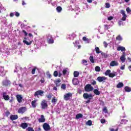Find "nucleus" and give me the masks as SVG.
Segmentation results:
<instances>
[{"label": "nucleus", "mask_w": 131, "mask_h": 131, "mask_svg": "<svg viewBox=\"0 0 131 131\" xmlns=\"http://www.w3.org/2000/svg\"><path fill=\"white\" fill-rule=\"evenodd\" d=\"M41 109H47L48 108V101L46 100H43L41 103Z\"/></svg>", "instance_id": "nucleus-1"}, {"label": "nucleus", "mask_w": 131, "mask_h": 131, "mask_svg": "<svg viewBox=\"0 0 131 131\" xmlns=\"http://www.w3.org/2000/svg\"><path fill=\"white\" fill-rule=\"evenodd\" d=\"M26 111H27V108L25 106H22L18 109V113L19 114H24Z\"/></svg>", "instance_id": "nucleus-2"}, {"label": "nucleus", "mask_w": 131, "mask_h": 131, "mask_svg": "<svg viewBox=\"0 0 131 131\" xmlns=\"http://www.w3.org/2000/svg\"><path fill=\"white\" fill-rule=\"evenodd\" d=\"M85 92H92L94 90V88L92 86V85L90 84H88L84 87Z\"/></svg>", "instance_id": "nucleus-3"}, {"label": "nucleus", "mask_w": 131, "mask_h": 131, "mask_svg": "<svg viewBox=\"0 0 131 131\" xmlns=\"http://www.w3.org/2000/svg\"><path fill=\"white\" fill-rule=\"evenodd\" d=\"M43 93L45 92L42 90H38L35 93L34 96L37 97V98H38V96L42 97L43 96Z\"/></svg>", "instance_id": "nucleus-4"}, {"label": "nucleus", "mask_w": 131, "mask_h": 131, "mask_svg": "<svg viewBox=\"0 0 131 131\" xmlns=\"http://www.w3.org/2000/svg\"><path fill=\"white\" fill-rule=\"evenodd\" d=\"M120 13L122 14V15H123V17L121 18L122 21H125L127 17V15H126L125 14V11L123 10H121Z\"/></svg>", "instance_id": "nucleus-5"}, {"label": "nucleus", "mask_w": 131, "mask_h": 131, "mask_svg": "<svg viewBox=\"0 0 131 131\" xmlns=\"http://www.w3.org/2000/svg\"><path fill=\"white\" fill-rule=\"evenodd\" d=\"M11 83V81L9 80H5L2 82V84L3 85L5 86H9V85H10Z\"/></svg>", "instance_id": "nucleus-6"}, {"label": "nucleus", "mask_w": 131, "mask_h": 131, "mask_svg": "<svg viewBox=\"0 0 131 131\" xmlns=\"http://www.w3.org/2000/svg\"><path fill=\"white\" fill-rule=\"evenodd\" d=\"M106 79H107V78H106L105 76H99L97 77V80L99 82H102V81L105 82V80H106Z\"/></svg>", "instance_id": "nucleus-7"}, {"label": "nucleus", "mask_w": 131, "mask_h": 131, "mask_svg": "<svg viewBox=\"0 0 131 131\" xmlns=\"http://www.w3.org/2000/svg\"><path fill=\"white\" fill-rule=\"evenodd\" d=\"M54 83L56 85V86H57V88H59V86L61 85V79L58 78L56 79L54 81Z\"/></svg>", "instance_id": "nucleus-8"}, {"label": "nucleus", "mask_w": 131, "mask_h": 131, "mask_svg": "<svg viewBox=\"0 0 131 131\" xmlns=\"http://www.w3.org/2000/svg\"><path fill=\"white\" fill-rule=\"evenodd\" d=\"M43 128H44L45 130L48 131L51 129V127H50V125H49V124L45 123L43 125Z\"/></svg>", "instance_id": "nucleus-9"}, {"label": "nucleus", "mask_w": 131, "mask_h": 131, "mask_svg": "<svg viewBox=\"0 0 131 131\" xmlns=\"http://www.w3.org/2000/svg\"><path fill=\"white\" fill-rule=\"evenodd\" d=\"M64 99H70L72 98V93H69L66 94L63 96Z\"/></svg>", "instance_id": "nucleus-10"}, {"label": "nucleus", "mask_w": 131, "mask_h": 131, "mask_svg": "<svg viewBox=\"0 0 131 131\" xmlns=\"http://www.w3.org/2000/svg\"><path fill=\"white\" fill-rule=\"evenodd\" d=\"M1 96H2L3 99H9L10 98V96H9L7 92H3L2 94H1Z\"/></svg>", "instance_id": "nucleus-11"}, {"label": "nucleus", "mask_w": 131, "mask_h": 131, "mask_svg": "<svg viewBox=\"0 0 131 131\" xmlns=\"http://www.w3.org/2000/svg\"><path fill=\"white\" fill-rule=\"evenodd\" d=\"M118 65H119V63L116 61H112L110 63V66H111L112 67H114V66H118Z\"/></svg>", "instance_id": "nucleus-12"}, {"label": "nucleus", "mask_w": 131, "mask_h": 131, "mask_svg": "<svg viewBox=\"0 0 131 131\" xmlns=\"http://www.w3.org/2000/svg\"><path fill=\"white\" fill-rule=\"evenodd\" d=\"M72 83L74 85H77L79 83V81L77 78H74L72 80Z\"/></svg>", "instance_id": "nucleus-13"}, {"label": "nucleus", "mask_w": 131, "mask_h": 131, "mask_svg": "<svg viewBox=\"0 0 131 131\" xmlns=\"http://www.w3.org/2000/svg\"><path fill=\"white\" fill-rule=\"evenodd\" d=\"M10 119H11V120H12V121H13V120H16V119H18V115H11Z\"/></svg>", "instance_id": "nucleus-14"}, {"label": "nucleus", "mask_w": 131, "mask_h": 131, "mask_svg": "<svg viewBox=\"0 0 131 131\" xmlns=\"http://www.w3.org/2000/svg\"><path fill=\"white\" fill-rule=\"evenodd\" d=\"M39 122H45L46 121V119L43 115H41V118L38 119Z\"/></svg>", "instance_id": "nucleus-15"}, {"label": "nucleus", "mask_w": 131, "mask_h": 131, "mask_svg": "<svg viewBox=\"0 0 131 131\" xmlns=\"http://www.w3.org/2000/svg\"><path fill=\"white\" fill-rule=\"evenodd\" d=\"M83 97L84 99H89V98H92V95H89L88 93H84Z\"/></svg>", "instance_id": "nucleus-16"}, {"label": "nucleus", "mask_w": 131, "mask_h": 131, "mask_svg": "<svg viewBox=\"0 0 131 131\" xmlns=\"http://www.w3.org/2000/svg\"><path fill=\"white\" fill-rule=\"evenodd\" d=\"M20 126L23 128V129H25V128L28 127V124H27V123H22Z\"/></svg>", "instance_id": "nucleus-17"}, {"label": "nucleus", "mask_w": 131, "mask_h": 131, "mask_svg": "<svg viewBox=\"0 0 131 131\" xmlns=\"http://www.w3.org/2000/svg\"><path fill=\"white\" fill-rule=\"evenodd\" d=\"M117 51H121V52H123V51H125V48L122 46L118 47L117 48Z\"/></svg>", "instance_id": "nucleus-18"}, {"label": "nucleus", "mask_w": 131, "mask_h": 131, "mask_svg": "<svg viewBox=\"0 0 131 131\" xmlns=\"http://www.w3.org/2000/svg\"><path fill=\"white\" fill-rule=\"evenodd\" d=\"M120 59L122 63H124V62H125V55L123 54Z\"/></svg>", "instance_id": "nucleus-19"}, {"label": "nucleus", "mask_w": 131, "mask_h": 131, "mask_svg": "<svg viewBox=\"0 0 131 131\" xmlns=\"http://www.w3.org/2000/svg\"><path fill=\"white\" fill-rule=\"evenodd\" d=\"M124 84L122 82H119V83L117 84L116 88L117 89H120L123 86Z\"/></svg>", "instance_id": "nucleus-20"}, {"label": "nucleus", "mask_w": 131, "mask_h": 131, "mask_svg": "<svg viewBox=\"0 0 131 131\" xmlns=\"http://www.w3.org/2000/svg\"><path fill=\"white\" fill-rule=\"evenodd\" d=\"M124 90L127 93H129L130 92H131V88L127 86H125Z\"/></svg>", "instance_id": "nucleus-21"}, {"label": "nucleus", "mask_w": 131, "mask_h": 131, "mask_svg": "<svg viewBox=\"0 0 131 131\" xmlns=\"http://www.w3.org/2000/svg\"><path fill=\"white\" fill-rule=\"evenodd\" d=\"M47 42L49 44L54 43V39L53 38L47 39Z\"/></svg>", "instance_id": "nucleus-22"}, {"label": "nucleus", "mask_w": 131, "mask_h": 131, "mask_svg": "<svg viewBox=\"0 0 131 131\" xmlns=\"http://www.w3.org/2000/svg\"><path fill=\"white\" fill-rule=\"evenodd\" d=\"M23 42H24V43H26L27 46H30V45L32 43V41H30V42H28L26 40H24Z\"/></svg>", "instance_id": "nucleus-23"}, {"label": "nucleus", "mask_w": 131, "mask_h": 131, "mask_svg": "<svg viewBox=\"0 0 131 131\" xmlns=\"http://www.w3.org/2000/svg\"><path fill=\"white\" fill-rule=\"evenodd\" d=\"M31 105L33 108H35L36 107V100L32 101L31 102Z\"/></svg>", "instance_id": "nucleus-24"}, {"label": "nucleus", "mask_w": 131, "mask_h": 131, "mask_svg": "<svg viewBox=\"0 0 131 131\" xmlns=\"http://www.w3.org/2000/svg\"><path fill=\"white\" fill-rule=\"evenodd\" d=\"M116 39L119 41H121V40H122V37L120 35H119L116 37Z\"/></svg>", "instance_id": "nucleus-25"}, {"label": "nucleus", "mask_w": 131, "mask_h": 131, "mask_svg": "<svg viewBox=\"0 0 131 131\" xmlns=\"http://www.w3.org/2000/svg\"><path fill=\"white\" fill-rule=\"evenodd\" d=\"M95 51L97 54H101V51H100V48H99V47H96Z\"/></svg>", "instance_id": "nucleus-26"}, {"label": "nucleus", "mask_w": 131, "mask_h": 131, "mask_svg": "<svg viewBox=\"0 0 131 131\" xmlns=\"http://www.w3.org/2000/svg\"><path fill=\"white\" fill-rule=\"evenodd\" d=\"M47 98L48 99H51V98L55 99V96H54V95L52 94V93H51L47 96Z\"/></svg>", "instance_id": "nucleus-27"}, {"label": "nucleus", "mask_w": 131, "mask_h": 131, "mask_svg": "<svg viewBox=\"0 0 131 131\" xmlns=\"http://www.w3.org/2000/svg\"><path fill=\"white\" fill-rule=\"evenodd\" d=\"M94 94H95V95H97V96H99V95H100V94H101L100 91H99L97 89H95L94 90Z\"/></svg>", "instance_id": "nucleus-28"}, {"label": "nucleus", "mask_w": 131, "mask_h": 131, "mask_svg": "<svg viewBox=\"0 0 131 131\" xmlns=\"http://www.w3.org/2000/svg\"><path fill=\"white\" fill-rule=\"evenodd\" d=\"M56 11L58 13H60L62 11V7L61 6H58L56 8Z\"/></svg>", "instance_id": "nucleus-29"}, {"label": "nucleus", "mask_w": 131, "mask_h": 131, "mask_svg": "<svg viewBox=\"0 0 131 131\" xmlns=\"http://www.w3.org/2000/svg\"><path fill=\"white\" fill-rule=\"evenodd\" d=\"M82 116H83L82 114H78L76 116V118L77 119H79V118H82Z\"/></svg>", "instance_id": "nucleus-30"}, {"label": "nucleus", "mask_w": 131, "mask_h": 131, "mask_svg": "<svg viewBox=\"0 0 131 131\" xmlns=\"http://www.w3.org/2000/svg\"><path fill=\"white\" fill-rule=\"evenodd\" d=\"M95 70L96 72H100V71H101V68L99 66H96L95 68Z\"/></svg>", "instance_id": "nucleus-31"}, {"label": "nucleus", "mask_w": 131, "mask_h": 131, "mask_svg": "<svg viewBox=\"0 0 131 131\" xmlns=\"http://www.w3.org/2000/svg\"><path fill=\"white\" fill-rule=\"evenodd\" d=\"M89 59H90V61L91 63H95V59H94V56H90Z\"/></svg>", "instance_id": "nucleus-32"}, {"label": "nucleus", "mask_w": 131, "mask_h": 131, "mask_svg": "<svg viewBox=\"0 0 131 131\" xmlns=\"http://www.w3.org/2000/svg\"><path fill=\"white\" fill-rule=\"evenodd\" d=\"M79 76V73L77 71H75L74 72V77H78Z\"/></svg>", "instance_id": "nucleus-33"}, {"label": "nucleus", "mask_w": 131, "mask_h": 131, "mask_svg": "<svg viewBox=\"0 0 131 131\" xmlns=\"http://www.w3.org/2000/svg\"><path fill=\"white\" fill-rule=\"evenodd\" d=\"M86 125H89V126H91L93 124V122H92V120H88L86 122Z\"/></svg>", "instance_id": "nucleus-34"}, {"label": "nucleus", "mask_w": 131, "mask_h": 131, "mask_svg": "<svg viewBox=\"0 0 131 131\" xmlns=\"http://www.w3.org/2000/svg\"><path fill=\"white\" fill-rule=\"evenodd\" d=\"M88 61L85 59H83L82 60V64H83L85 66H88Z\"/></svg>", "instance_id": "nucleus-35"}, {"label": "nucleus", "mask_w": 131, "mask_h": 131, "mask_svg": "<svg viewBox=\"0 0 131 131\" xmlns=\"http://www.w3.org/2000/svg\"><path fill=\"white\" fill-rule=\"evenodd\" d=\"M109 77H111L112 78H113V77H115V76H116V73H111L109 75Z\"/></svg>", "instance_id": "nucleus-36"}, {"label": "nucleus", "mask_w": 131, "mask_h": 131, "mask_svg": "<svg viewBox=\"0 0 131 131\" xmlns=\"http://www.w3.org/2000/svg\"><path fill=\"white\" fill-rule=\"evenodd\" d=\"M111 73V71L110 70H107L106 71V72H105V75H110V74Z\"/></svg>", "instance_id": "nucleus-37"}, {"label": "nucleus", "mask_w": 131, "mask_h": 131, "mask_svg": "<svg viewBox=\"0 0 131 131\" xmlns=\"http://www.w3.org/2000/svg\"><path fill=\"white\" fill-rule=\"evenodd\" d=\"M61 89H62V90H66V84H62L61 85Z\"/></svg>", "instance_id": "nucleus-38"}, {"label": "nucleus", "mask_w": 131, "mask_h": 131, "mask_svg": "<svg viewBox=\"0 0 131 131\" xmlns=\"http://www.w3.org/2000/svg\"><path fill=\"white\" fill-rule=\"evenodd\" d=\"M126 11L128 14H129V13L131 12V9L129 8V7H127L126 9Z\"/></svg>", "instance_id": "nucleus-39"}, {"label": "nucleus", "mask_w": 131, "mask_h": 131, "mask_svg": "<svg viewBox=\"0 0 131 131\" xmlns=\"http://www.w3.org/2000/svg\"><path fill=\"white\" fill-rule=\"evenodd\" d=\"M47 39H50L51 38H53V37L52 36V35L48 34L47 35Z\"/></svg>", "instance_id": "nucleus-40"}, {"label": "nucleus", "mask_w": 131, "mask_h": 131, "mask_svg": "<svg viewBox=\"0 0 131 131\" xmlns=\"http://www.w3.org/2000/svg\"><path fill=\"white\" fill-rule=\"evenodd\" d=\"M102 111L104 112V113H108V110H107L106 107H104L103 109L102 110Z\"/></svg>", "instance_id": "nucleus-41"}, {"label": "nucleus", "mask_w": 131, "mask_h": 131, "mask_svg": "<svg viewBox=\"0 0 131 131\" xmlns=\"http://www.w3.org/2000/svg\"><path fill=\"white\" fill-rule=\"evenodd\" d=\"M53 75L55 77H57L58 76V71H55L54 72Z\"/></svg>", "instance_id": "nucleus-42"}, {"label": "nucleus", "mask_w": 131, "mask_h": 131, "mask_svg": "<svg viewBox=\"0 0 131 131\" xmlns=\"http://www.w3.org/2000/svg\"><path fill=\"white\" fill-rule=\"evenodd\" d=\"M66 73H67V70H66V69H64L62 71V74L63 75H66Z\"/></svg>", "instance_id": "nucleus-43"}, {"label": "nucleus", "mask_w": 131, "mask_h": 131, "mask_svg": "<svg viewBox=\"0 0 131 131\" xmlns=\"http://www.w3.org/2000/svg\"><path fill=\"white\" fill-rule=\"evenodd\" d=\"M14 15L15 16H16V17H19L20 16V13H19V12L15 11L14 12Z\"/></svg>", "instance_id": "nucleus-44"}, {"label": "nucleus", "mask_w": 131, "mask_h": 131, "mask_svg": "<svg viewBox=\"0 0 131 131\" xmlns=\"http://www.w3.org/2000/svg\"><path fill=\"white\" fill-rule=\"evenodd\" d=\"M28 131H34V129H33V128L31 127H28L27 128Z\"/></svg>", "instance_id": "nucleus-45"}, {"label": "nucleus", "mask_w": 131, "mask_h": 131, "mask_svg": "<svg viewBox=\"0 0 131 131\" xmlns=\"http://www.w3.org/2000/svg\"><path fill=\"white\" fill-rule=\"evenodd\" d=\"M57 101H58V99H52V103H53V104H56V102H57Z\"/></svg>", "instance_id": "nucleus-46"}, {"label": "nucleus", "mask_w": 131, "mask_h": 131, "mask_svg": "<svg viewBox=\"0 0 131 131\" xmlns=\"http://www.w3.org/2000/svg\"><path fill=\"white\" fill-rule=\"evenodd\" d=\"M5 114H6L7 117H9V115H11V113H10V112H9V111H7V112L5 113Z\"/></svg>", "instance_id": "nucleus-47"}, {"label": "nucleus", "mask_w": 131, "mask_h": 131, "mask_svg": "<svg viewBox=\"0 0 131 131\" xmlns=\"http://www.w3.org/2000/svg\"><path fill=\"white\" fill-rule=\"evenodd\" d=\"M16 99H22V95H17L16 96Z\"/></svg>", "instance_id": "nucleus-48"}, {"label": "nucleus", "mask_w": 131, "mask_h": 131, "mask_svg": "<svg viewBox=\"0 0 131 131\" xmlns=\"http://www.w3.org/2000/svg\"><path fill=\"white\" fill-rule=\"evenodd\" d=\"M101 123L104 124L105 122H106V120L105 119H101L100 120Z\"/></svg>", "instance_id": "nucleus-49"}, {"label": "nucleus", "mask_w": 131, "mask_h": 131, "mask_svg": "<svg viewBox=\"0 0 131 131\" xmlns=\"http://www.w3.org/2000/svg\"><path fill=\"white\" fill-rule=\"evenodd\" d=\"M36 70V68H34L32 70V74H35V71Z\"/></svg>", "instance_id": "nucleus-50"}, {"label": "nucleus", "mask_w": 131, "mask_h": 131, "mask_svg": "<svg viewBox=\"0 0 131 131\" xmlns=\"http://www.w3.org/2000/svg\"><path fill=\"white\" fill-rule=\"evenodd\" d=\"M82 40L84 41H89V39L86 38V37H83L82 38Z\"/></svg>", "instance_id": "nucleus-51"}, {"label": "nucleus", "mask_w": 131, "mask_h": 131, "mask_svg": "<svg viewBox=\"0 0 131 131\" xmlns=\"http://www.w3.org/2000/svg\"><path fill=\"white\" fill-rule=\"evenodd\" d=\"M110 131H118V128H117L116 129H114L113 128H110Z\"/></svg>", "instance_id": "nucleus-52"}, {"label": "nucleus", "mask_w": 131, "mask_h": 131, "mask_svg": "<svg viewBox=\"0 0 131 131\" xmlns=\"http://www.w3.org/2000/svg\"><path fill=\"white\" fill-rule=\"evenodd\" d=\"M22 32H23V33L25 34V36H27V35H28V33H27V32H26L25 30H23Z\"/></svg>", "instance_id": "nucleus-53"}, {"label": "nucleus", "mask_w": 131, "mask_h": 131, "mask_svg": "<svg viewBox=\"0 0 131 131\" xmlns=\"http://www.w3.org/2000/svg\"><path fill=\"white\" fill-rule=\"evenodd\" d=\"M105 8H110V4L109 3H105Z\"/></svg>", "instance_id": "nucleus-54"}, {"label": "nucleus", "mask_w": 131, "mask_h": 131, "mask_svg": "<svg viewBox=\"0 0 131 131\" xmlns=\"http://www.w3.org/2000/svg\"><path fill=\"white\" fill-rule=\"evenodd\" d=\"M103 45L105 48H107L108 47V43H107V42L104 41Z\"/></svg>", "instance_id": "nucleus-55"}, {"label": "nucleus", "mask_w": 131, "mask_h": 131, "mask_svg": "<svg viewBox=\"0 0 131 131\" xmlns=\"http://www.w3.org/2000/svg\"><path fill=\"white\" fill-rule=\"evenodd\" d=\"M91 84H92V85H96V84H97V82L95 80H93L91 83Z\"/></svg>", "instance_id": "nucleus-56"}, {"label": "nucleus", "mask_w": 131, "mask_h": 131, "mask_svg": "<svg viewBox=\"0 0 131 131\" xmlns=\"http://www.w3.org/2000/svg\"><path fill=\"white\" fill-rule=\"evenodd\" d=\"M40 82H41V83H43L45 82V78H42L40 80Z\"/></svg>", "instance_id": "nucleus-57"}, {"label": "nucleus", "mask_w": 131, "mask_h": 131, "mask_svg": "<svg viewBox=\"0 0 131 131\" xmlns=\"http://www.w3.org/2000/svg\"><path fill=\"white\" fill-rule=\"evenodd\" d=\"M100 105L101 106H104L105 105V103H104V101H100Z\"/></svg>", "instance_id": "nucleus-58"}, {"label": "nucleus", "mask_w": 131, "mask_h": 131, "mask_svg": "<svg viewBox=\"0 0 131 131\" xmlns=\"http://www.w3.org/2000/svg\"><path fill=\"white\" fill-rule=\"evenodd\" d=\"M113 19V17L110 16L108 17L107 20H108V21H111V20H112Z\"/></svg>", "instance_id": "nucleus-59"}, {"label": "nucleus", "mask_w": 131, "mask_h": 131, "mask_svg": "<svg viewBox=\"0 0 131 131\" xmlns=\"http://www.w3.org/2000/svg\"><path fill=\"white\" fill-rule=\"evenodd\" d=\"M47 76L49 78H52V75H51V74H47Z\"/></svg>", "instance_id": "nucleus-60"}, {"label": "nucleus", "mask_w": 131, "mask_h": 131, "mask_svg": "<svg viewBox=\"0 0 131 131\" xmlns=\"http://www.w3.org/2000/svg\"><path fill=\"white\" fill-rule=\"evenodd\" d=\"M101 55L104 56V57H107V55L103 52L101 53Z\"/></svg>", "instance_id": "nucleus-61"}, {"label": "nucleus", "mask_w": 131, "mask_h": 131, "mask_svg": "<svg viewBox=\"0 0 131 131\" xmlns=\"http://www.w3.org/2000/svg\"><path fill=\"white\" fill-rule=\"evenodd\" d=\"M17 101L18 102V103H21L22 99H17Z\"/></svg>", "instance_id": "nucleus-62"}, {"label": "nucleus", "mask_w": 131, "mask_h": 131, "mask_svg": "<svg viewBox=\"0 0 131 131\" xmlns=\"http://www.w3.org/2000/svg\"><path fill=\"white\" fill-rule=\"evenodd\" d=\"M25 5H26V3H25V1H22V5L25 6Z\"/></svg>", "instance_id": "nucleus-63"}, {"label": "nucleus", "mask_w": 131, "mask_h": 131, "mask_svg": "<svg viewBox=\"0 0 131 131\" xmlns=\"http://www.w3.org/2000/svg\"><path fill=\"white\" fill-rule=\"evenodd\" d=\"M14 13H13V12H11L10 14V17H14Z\"/></svg>", "instance_id": "nucleus-64"}]
</instances>
